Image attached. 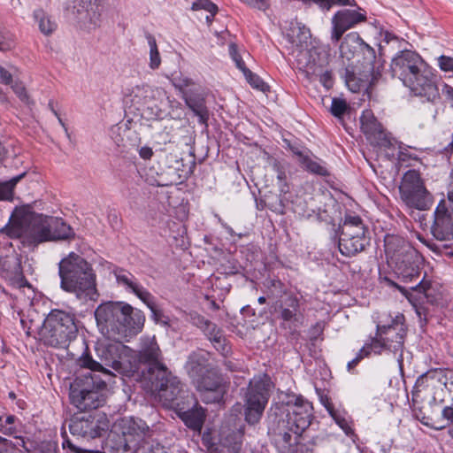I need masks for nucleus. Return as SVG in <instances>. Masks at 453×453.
Returning a JSON list of instances; mask_svg holds the SVG:
<instances>
[{"mask_svg": "<svg viewBox=\"0 0 453 453\" xmlns=\"http://www.w3.org/2000/svg\"><path fill=\"white\" fill-rule=\"evenodd\" d=\"M365 228L362 219L358 216H347L345 218L341 237L342 238H354L357 240L365 239Z\"/></svg>", "mask_w": 453, "mask_h": 453, "instance_id": "bb28decb", "label": "nucleus"}, {"mask_svg": "<svg viewBox=\"0 0 453 453\" xmlns=\"http://www.w3.org/2000/svg\"><path fill=\"white\" fill-rule=\"evenodd\" d=\"M229 54L232 58V59L234 61L236 67L240 69L242 73L244 70H247L248 68L245 66V64L238 53L237 47L234 43H231L229 45Z\"/></svg>", "mask_w": 453, "mask_h": 453, "instance_id": "a18cd8bd", "label": "nucleus"}, {"mask_svg": "<svg viewBox=\"0 0 453 453\" xmlns=\"http://www.w3.org/2000/svg\"><path fill=\"white\" fill-rule=\"evenodd\" d=\"M368 356V351L366 350L365 347H363L359 352L357 353V357L349 361L347 365V368L349 371L352 370L359 362L362 360L365 357Z\"/></svg>", "mask_w": 453, "mask_h": 453, "instance_id": "6e6d98bb", "label": "nucleus"}, {"mask_svg": "<svg viewBox=\"0 0 453 453\" xmlns=\"http://www.w3.org/2000/svg\"><path fill=\"white\" fill-rule=\"evenodd\" d=\"M186 370L193 380V382H196V380L203 377L204 374L208 373V371H214L207 359L203 355L192 353L187 361Z\"/></svg>", "mask_w": 453, "mask_h": 453, "instance_id": "a878e982", "label": "nucleus"}, {"mask_svg": "<svg viewBox=\"0 0 453 453\" xmlns=\"http://www.w3.org/2000/svg\"><path fill=\"white\" fill-rule=\"evenodd\" d=\"M273 386L267 374L255 376L250 380L244 395V418L249 425L254 426L260 421Z\"/></svg>", "mask_w": 453, "mask_h": 453, "instance_id": "9d476101", "label": "nucleus"}, {"mask_svg": "<svg viewBox=\"0 0 453 453\" xmlns=\"http://www.w3.org/2000/svg\"><path fill=\"white\" fill-rule=\"evenodd\" d=\"M197 404L198 402L194 394L187 389L177 397V399L174 401V403H173V405H171L169 408L173 409L180 417L182 415V411L185 412L192 407H196Z\"/></svg>", "mask_w": 453, "mask_h": 453, "instance_id": "2f4dec72", "label": "nucleus"}, {"mask_svg": "<svg viewBox=\"0 0 453 453\" xmlns=\"http://www.w3.org/2000/svg\"><path fill=\"white\" fill-rule=\"evenodd\" d=\"M431 231L439 243L429 245L430 249L440 255L452 257L453 246L450 243H443V242L453 240V219L444 201L438 204L434 211V221Z\"/></svg>", "mask_w": 453, "mask_h": 453, "instance_id": "ddd939ff", "label": "nucleus"}, {"mask_svg": "<svg viewBox=\"0 0 453 453\" xmlns=\"http://www.w3.org/2000/svg\"><path fill=\"white\" fill-rule=\"evenodd\" d=\"M306 4H315L321 9L328 11L333 5H345L349 4V0H301Z\"/></svg>", "mask_w": 453, "mask_h": 453, "instance_id": "37998d69", "label": "nucleus"}, {"mask_svg": "<svg viewBox=\"0 0 453 453\" xmlns=\"http://www.w3.org/2000/svg\"><path fill=\"white\" fill-rule=\"evenodd\" d=\"M50 217L32 212L27 208H15L8 223L0 233L10 238H19L24 244L37 245L50 241Z\"/></svg>", "mask_w": 453, "mask_h": 453, "instance_id": "39448f33", "label": "nucleus"}, {"mask_svg": "<svg viewBox=\"0 0 453 453\" xmlns=\"http://www.w3.org/2000/svg\"><path fill=\"white\" fill-rule=\"evenodd\" d=\"M442 418L447 421V423L453 420V408L446 406L443 408L441 411Z\"/></svg>", "mask_w": 453, "mask_h": 453, "instance_id": "e2e57ef3", "label": "nucleus"}, {"mask_svg": "<svg viewBox=\"0 0 453 453\" xmlns=\"http://www.w3.org/2000/svg\"><path fill=\"white\" fill-rule=\"evenodd\" d=\"M385 252L388 259L395 265L399 278L405 283H413L408 288L428 298L431 296V283L421 275L420 257L417 250L401 238L390 236L385 240Z\"/></svg>", "mask_w": 453, "mask_h": 453, "instance_id": "20e7f679", "label": "nucleus"}, {"mask_svg": "<svg viewBox=\"0 0 453 453\" xmlns=\"http://www.w3.org/2000/svg\"><path fill=\"white\" fill-rule=\"evenodd\" d=\"M0 82L11 84L12 82V74L4 68L0 66Z\"/></svg>", "mask_w": 453, "mask_h": 453, "instance_id": "052dcab7", "label": "nucleus"}, {"mask_svg": "<svg viewBox=\"0 0 453 453\" xmlns=\"http://www.w3.org/2000/svg\"><path fill=\"white\" fill-rule=\"evenodd\" d=\"M312 405L302 395L286 393L281 403L276 406L271 417L275 419H283L295 435H301L311 425L312 418Z\"/></svg>", "mask_w": 453, "mask_h": 453, "instance_id": "6e6552de", "label": "nucleus"}, {"mask_svg": "<svg viewBox=\"0 0 453 453\" xmlns=\"http://www.w3.org/2000/svg\"><path fill=\"white\" fill-rule=\"evenodd\" d=\"M60 288L86 303L98 297L96 276L92 265L81 256L71 252L58 264Z\"/></svg>", "mask_w": 453, "mask_h": 453, "instance_id": "7ed1b4c3", "label": "nucleus"}, {"mask_svg": "<svg viewBox=\"0 0 453 453\" xmlns=\"http://www.w3.org/2000/svg\"><path fill=\"white\" fill-rule=\"evenodd\" d=\"M97 326L103 334L113 341L121 342L140 333L145 316L138 309L124 302H107L95 311Z\"/></svg>", "mask_w": 453, "mask_h": 453, "instance_id": "f03ea898", "label": "nucleus"}, {"mask_svg": "<svg viewBox=\"0 0 453 453\" xmlns=\"http://www.w3.org/2000/svg\"><path fill=\"white\" fill-rule=\"evenodd\" d=\"M402 201L410 208L426 211L433 203V197L426 188L420 174L415 170H409L403 176L399 186Z\"/></svg>", "mask_w": 453, "mask_h": 453, "instance_id": "9b49d317", "label": "nucleus"}, {"mask_svg": "<svg viewBox=\"0 0 453 453\" xmlns=\"http://www.w3.org/2000/svg\"><path fill=\"white\" fill-rule=\"evenodd\" d=\"M411 158L416 159L417 157H413L411 154H410L407 148L403 147L402 145H399L398 152H397V159L400 162H405Z\"/></svg>", "mask_w": 453, "mask_h": 453, "instance_id": "13d9d810", "label": "nucleus"}, {"mask_svg": "<svg viewBox=\"0 0 453 453\" xmlns=\"http://www.w3.org/2000/svg\"><path fill=\"white\" fill-rule=\"evenodd\" d=\"M14 39L12 35L0 31V50L8 51L14 47Z\"/></svg>", "mask_w": 453, "mask_h": 453, "instance_id": "09e8293b", "label": "nucleus"}, {"mask_svg": "<svg viewBox=\"0 0 453 453\" xmlns=\"http://www.w3.org/2000/svg\"><path fill=\"white\" fill-rule=\"evenodd\" d=\"M326 65H323L318 68V71L315 73H308L304 72L306 75L310 78L312 76H318L319 78L320 83L327 89L331 88L333 87L334 81L332 77V73L328 70L324 71V67Z\"/></svg>", "mask_w": 453, "mask_h": 453, "instance_id": "ea45409f", "label": "nucleus"}, {"mask_svg": "<svg viewBox=\"0 0 453 453\" xmlns=\"http://www.w3.org/2000/svg\"><path fill=\"white\" fill-rule=\"evenodd\" d=\"M180 418L188 427L200 432L205 420V411L197 404L196 407H192L185 412L182 411Z\"/></svg>", "mask_w": 453, "mask_h": 453, "instance_id": "cd10ccee", "label": "nucleus"}, {"mask_svg": "<svg viewBox=\"0 0 453 453\" xmlns=\"http://www.w3.org/2000/svg\"><path fill=\"white\" fill-rule=\"evenodd\" d=\"M202 9L207 11L212 16L218 12L217 5L210 0H196L192 4V10L197 11Z\"/></svg>", "mask_w": 453, "mask_h": 453, "instance_id": "c03bdc74", "label": "nucleus"}, {"mask_svg": "<svg viewBox=\"0 0 453 453\" xmlns=\"http://www.w3.org/2000/svg\"><path fill=\"white\" fill-rule=\"evenodd\" d=\"M12 88L13 89L14 93L19 97L20 100L27 102L28 96L27 94L26 88L23 85V83L19 81H15L12 84Z\"/></svg>", "mask_w": 453, "mask_h": 453, "instance_id": "864d4df0", "label": "nucleus"}, {"mask_svg": "<svg viewBox=\"0 0 453 453\" xmlns=\"http://www.w3.org/2000/svg\"><path fill=\"white\" fill-rule=\"evenodd\" d=\"M149 426L141 418L133 417L122 420V434L124 436H129L134 440H141L150 436Z\"/></svg>", "mask_w": 453, "mask_h": 453, "instance_id": "393cba45", "label": "nucleus"}, {"mask_svg": "<svg viewBox=\"0 0 453 453\" xmlns=\"http://www.w3.org/2000/svg\"><path fill=\"white\" fill-rule=\"evenodd\" d=\"M208 336L211 342L218 343L219 345L225 342V338L220 329L217 327L215 324L211 321H208L205 327L202 329Z\"/></svg>", "mask_w": 453, "mask_h": 453, "instance_id": "a19ab883", "label": "nucleus"}, {"mask_svg": "<svg viewBox=\"0 0 453 453\" xmlns=\"http://www.w3.org/2000/svg\"><path fill=\"white\" fill-rule=\"evenodd\" d=\"M271 434L273 442L280 453H290L295 450L297 442V437L292 435V431L288 426L283 423V419H275L274 417H269Z\"/></svg>", "mask_w": 453, "mask_h": 453, "instance_id": "aec40b11", "label": "nucleus"}, {"mask_svg": "<svg viewBox=\"0 0 453 453\" xmlns=\"http://www.w3.org/2000/svg\"><path fill=\"white\" fill-rule=\"evenodd\" d=\"M290 44V54L303 72L315 73L323 65H327L329 51L325 46L313 45L309 28L300 24L292 25L287 33Z\"/></svg>", "mask_w": 453, "mask_h": 453, "instance_id": "423d86ee", "label": "nucleus"}, {"mask_svg": "<svg viewBox=\"0 0 453 453\" xmlns=\"http://www.w3.org/2000/svg\"><path fill=\"white\" fill-rule=\"evenodd\" d=\"M444 386L446 388L453 393V370H448L445 372L444 375Z\"/></svg>", "mask_w": 453, "mask_h": 453, "instance_id": "bf43d9fd", "label": "nucleus"}, {"mask_svg": "<svg viewBox=\"0 0 453 453\" xmlns=\"http://www.w3.org/2000/svg\"><path fill=\"white\" fill-rule=\"evenodd\" d=\"M194 384L201 400L205 403L223 402L228 390V382L216 369L208 371V373L196 379Z\"/></svg>", "mask_w": 453, "mask_h": 453, "instance_id": "2eb2a0df", "label": "nucleus"}, {"mask_svg": "<svg viewBox=\"0 0 453 453\" xmlns=\"http://www.w3.org/2000/svg\"><path fill=\"white\" fill-rule=\"evenodd\" d=\"M299 308V299L291 294L281 297L273 304L274 311L283 323L297 321Z\"/></svg>", "mask_w": 453, "mask_h": 453, "instance_id": "5701e85b", "label": "nucleus"}, {"mask_svg": "<svg viewBox=\"0 0 453 453\" xmlns=\"http://www.w3.org/2000/svg\"><path fill=\"white\" fill-rule=\"evenodd\" d=\"M76 453H100L99 451H94V450H88V449H76Z\"/></svg>", "mask_w": 453, "mask_h": 453, "instance_id": "774afa93", "label": "nucleus"}, {"mask_svg": "<svg viewBox=\"0 0 453 453\" xmlns=\"http://www.w3.org/2000/svg\"><path fill=\"white\" fill-rule=\"evenodd\" d=\"M360 123L363 133L371 142L388 149L394 147L391 139L385 133L382 125L377 120L371 110L363 111Z\"/></svg>", "mask_w": 453, "mask_h": 453, "instance_id": "412c9836", "label": "nucleus"}, {"mask_svg": "<svg viewBox=\"0 0 453 453\" xmlns=\"http://www.w3.org/2000/svg\"><path fill=\"white\" fill-rule=\"evenodd\" d=\"M296 154L299 157V161L301 165L307 171L320 176H327L329 174L326 166L323 165L319 160L313 159L309 156L303 155L301 152H297Z\"/></svg>", "mask_w": 453, "mask_h": 453, "instance_id": "72a5a7b5", "label": "nucleus"}, {"mask_svg": "<svg viewBox=\"0 0 453 453\" xmlns=\"http://www.w3.org/2000/svg\"><path fill=\"white\" fill-rule=\"evenodd\" d=\"M85 376L90 381L88 380L84 388L71 386L69 394L71 403L81 411L97 409L105 403L106 381L93 376L91 372Z\"/></svg>", "mask_w": 453, "mask_h": 453, "instance_id": "f8f14e48", "label": "nucleus"}, {"mask_svg": "<svg viewBox=\"0 0 453 453\" xmlns=\"http://www.w3.org/2000/svg\"><path fill=\"white\" fill-rule=\"evenodd\" d=\"M277 185L281 194H287L289 191V187L286 180H284L283 181L277 182Z\"/></svg>", "mask_w": 453, "mask_h": 453, "instance_id": "69168bd1", "label": "nucleus"}, {"mask_svg": "<svg viewBox=\"0 0 453 453\" xmlns=\"http://www.w3.org/2000/svg\"><path fill=\"white\" fill-rule=\"evenodd\" d=\"M448 205L446 206L448 210H450V211L453 213V168L450 171L449 173V182L448 187Z\"/></svg>", "mask_w": 453, "mask_h": 453, "instance_id": "5fc2aeb1", "label": "nucleus"}, {"mask_svg": "<svg viewBox=\"0 0 453 453\" xmlns=\"http://www.w3.org/2000/svg\"><path fill=\"white\" fill-rule=\"evenodd\" d=\"M34 18L35 21L38 23V27L40 31L45 35H49L52 34L56 28L57 24L53 21L43 10L38 9L34 12Z\"/></svg>", "mask_w": 453, "mask_h": 453, "instance_id": "f704fd0d", "label": "nucleus"}, {"mask_svg": "<svg viewBox=\"0 0 453 453\" xmlns=\"http://www.w3.org/2000/svg\"><path fill=\"white\" fill-rule=\"evenodd\" d=\"M331 417L334 422L342 429L347 436L354 435L351 422L347 418L345 411L338 410L336 412L332 413Z\"/></svg>", "mask_w": 453, "mask_h": 453, "instance_id": "58836bf2", "label": "nucleus"}, {"mask_svg": "<svg viewBox=\"0 0 453 453\" xmlns=\"http://www.w3.org/2000/svg\"><path fill=\"white\" fill-rule=\"evenodd\" d=\"M438 65L443 72L453 71V58L441 55L438 58Z\"/></svg>", "mask_w": 453, "mask_h": 453, "instance_id": "3c124183", "label": "nucleus"}, {"mask_svg": "<svg viewBox=\"0 0 453 453\" xmlns=\"http://www.w3.org/2000/svg\"><path fill=\"white\" fill-rule=\"evenodd\" d=\"M406 331L402 314L396 315L389 325L377 326V336L383 339L387 350L393 353L402 352Z\"/></svg>", "mask_w": 453, "mask_h": 453, "instance_id": "f3484780", "label": "nucleus"}, {"mask_svg": "<svg viewBox=\"0 0 453 453\" xmlns=\"http://www.w3.org/2000/svg\"><path fill=\"white\" fill-rule=\"evenodd\" d=\"M139 155L142 159H150L153 156V150L150 147L144 146L139 150Z\"/></svg>", "mask_w": 453, "mask_h": 453, "instance_id": "680f3d73", "label": "nucleus"}, {"mask_svg": "<svg viewBox=\"0 0 453 453\" xmlns=\"http://www.w3.org/2000/svg\"><path fill=\"white\" fill-rule=\"evenodd\" d=\"M323 404L330 416H332V413L336 412L338 411L334 409L333 403L328 399L324 400Z\"/></svg>", "mask_w": 453, "mask_h": 453, "instance_id": "338daca9", "label": "nucleus"}, {"mask_svg": "<svg viewBox=\"0 0 453 453\" xmlns=\"http://www.w3.org/2000/svg\"><path fill=\"white\" fill-rule=\"evenodd\" d=\"M133 102L134 104H145L157 98L163 94L161 88H153L149 85L136 86L132 90Z\"/></svg>", "mask_w": 453, "mask_h": 453, "instance_id": "c85d7f7f", "label": "nucleus"}, {"mask_svg": "<svg viewBox=\"0 0 453 453\" xmlns=\"http://www.w3.org/2000/svg\"><path fill=\"white\" fill-rule=\"evenodd\" d=\"M185 103L188 107L190 108L193 112L199 118V121L201 123H206L209 118V111L204 104L203 98L186 96Z\"/></svg>", "mask_w": 453, "mask_h": 453, "instance_id": "473e14b6", "label": "nucleus"}, {"mask_svg": "<svg viewBox=\"0 0 453 453\" xmlns=\"http://www.w3.org/2000/svg\"><path fill=\"white\" fill-rule=\"evenodd\" d=\"M172 82L173 85L180 90H183L186 88L194 84L193 81L190 78L184 76L182 74L173 76L172 79Z\"/></svg>", "mask_w": 453, "mask_h": 453, "instance_id": "49530a36", "label": "nucleus"}, {"mask_svg": "<svg viewBox=\"0 0 453 453\" xmlns=\"http://www.w3.org/2000/svg\"><path fill=\"white\" fill-rule=\"evenodd\" d=\"M188 320L197 327L203 329L205 327L206 324L208 323V319H206L204 317L201 316L200 314L196 312H190L188 314Z\"/></svg>", "mask_w": 453, "mask_h": 453, "instance_id": "603ef678", "label": "nucleus"}, {"mask_svg": "<svg viewBox=\"0 0 453 453\" xmlns=\"http://www.w3.org/2000/svg\"><path fill=\"white\" fill-rule=\"evenodd\" d=\"M15 418L13 415H9L5 418L4 423L3 424L5 434H13L16 432V429L12 426Z\"/></svg>", "mask_w": 453, "mask_h": 453, "instance_id": "4d7b16f0", "label": "nucleus"}, {"mask_svg": "<svg viewBox=\"0 0 453 453\" xmlns=\"http://www.w3.org/2000/svg\"><path fill=\"white\" fill-rule=\"evenodd\" d=\"M247 80V81L254 88L265 92L268 89V86L258 77L257 74L253 73L250 70H244L242 73Z\"/></svg>", "mask_w": 453, "mask_h": 453, "instance_id": "79ce46f5", "label": "nucleus"}, {"mask_svg": "<svg viewBox=\"0 0 453 453\" xmlns=\"http://www.w3.org/2000/svg\"><path fill=\"white\" fill-rule=\"evenodd\" d=\"M145 453H168L165 448L159 444L151 446Z\"/></svg>", "mask_w": 453, "mask_h": 453, "instance_id": "0e129e2a", "label": "nucleus"}, {"mask_svg": "<svg viewBox=\"0 0 453 453\" xmlns=\"http://www.w3.org/2000/svg\"><path fill=\"white\" fill-rule=\"evenodd\" d=\"M26 175V173H20L10 180L0 184V200H11L13 196V188L16 184Z\"/></svg>", "mask_w": 453, "mask_h": 453, "instance_id": "4c0bfd02", "label": "nucleus"}, {"mask_svg": "<svg viewBox=\"0 0 453 453\" xmlns=\"http://www.w3.org/2000/svg\"><path fill=\"white\" fill-rule=\"evenodd\" d=\"M151 383L150 390L157 392V397L162 403L169 408L184 389L183 384L173 373L166 370L159 369V373L149 380Z\"/></svg>", "mask_w": 453, "mask_h": 453, "instance_id": "4468645a", "label": "nucleus"}, {"mask_svg": "<svg viewBox=\"0 0 453 453\" xmlns=\"http://www.w3.org/2000/svg\"><path fill=\"white\" fill-rule=\"evenodd\" d=\"M50 241L69 239L74 235L72 227L61 219L50 217Z\"/></svg>", "mask_w": 453, "mask_h": 453, "instance_id": "c756f323", "label": "nucleus"}, {"mask_svg": "<svg viewBox=\"0 0 453 453\" xmlns=\"http://www.w3.org/2000/svg\"><path fill=\"white\" fill-rule=\"evenodd\" d=\"M73 313L52 310L45 318L40 336L43 342L55 348H65L77 336L78 326Z\"/></svg>", "mask_w": 453, "mask_h": 453, "instance_id": "0eeeda50", "label": "nucleus"}, {"mask_svg": "<svg viewBox=\"0 0 453 453\" xmlns=\"http://www.w3.org/2000/svg\"><path fill=\"white\" fill-rule=\"evenodd\" d=\"M367 242L366 240H357L354 238H342L339 240V250L346 257L355 256L362 251Z\"/></svg>", "mask_w": 453, "mask_h": 453, "instance_id": "7c9ffc66", "label": "nucleus"}, {"mask_svg": "<svg viewBox=\"0 0 453 453\" xmlns=\"http://www.w3.org/2000/svg\"><path fill=\"white\" fill-rule=\"evenodd\" d=\"M127 350V348L117 341L112 343L101 344L96 349L100 362L86 355L80 358L79 364L81 367L90 370V372H100L105 378H110L113 375L109 368L118 373L124 374L127 372V368L123 363V354Z\"/></svg>", "mask_w": 453, "mask_h": 453, "instance_id": "1a4fd4ad", "label": "nucleus"}, {"mask_svg": "<svg viewBox=\"0 0 453 453\" xmlns=\"http://www.w3.org/2000/svg\"><path fill=\"white\" fill-rule=\"evenodd\" d=\"M140 363L148 365V380L159 373V369L166 370L167 367L161 362V351L155 337H143L141 340V347L137 354Z\"/></svg>", "mask_w": 453, "mask_h": 453, "instance_id": "6ab92c4d", "label": "nucleus"}, {"mask_svg": "<svg viewBox=\"0 0 453 453\" xmlns=\"http://www.w3.org/2000/svg\"><path fill=\"white\" fill-rule=\"evenodd\" d=\"M390 69L411 92L428 102L440 98L435 76L422 58L414 51L402 50L392 59Z\"/></svg>", "mask_w": 453, "mask_h": 453, "instance_id": "f257e3e1", "label": "nucleus"}, {"mask_svg": "<svg viewBox=\"0 0 453 453\" xmlns=\"http://www.w3.org/2000/svg\"><path fill=\"white\" fill-rule=\"evenodd\" d=\"M368 354L370 351H373L375 354H380L384 349H387L386 345L384 344L383 339L378 337L373 339L371 344L365 346Z\"/></svg>", "mask_w": 453, "mask_h": 453, "instance_id": "8fccbe9b", "label": "nucleus"}, {"mask_svg": "<svg viewBox=\"0 0 453 453\" xmlns=\"http://www.w3.org/2000/svg\"><path fill=\"white\" fill-rule=\"evenodd\" d=\"M361 46L366 49L371 59L375 58L374 50L365 43L357 33H349L344 37L339 48L340 56L342 58L350 60L354 58L357 49Z\"/></svg>", "mask_w": 453, "mask_h": 453, "instance_id": "b1692460", "label": "nucleus"}, {"mask_svg": "<svg viewBox=\"0 0 453 453\" xmlns=\"http://www.w3.org/2000/svg\"><path fill=\"white\" fill-rule=\"evenodd\" d=\"M115 277L117 282L127 291L135 295L152 312L153 318L158 320L162 312L157 309L153 296L137 280V279L129 272L125 270H116Z\"/></svg>", "mask_w": 453, "mask_h": 453, "instance_id": "a211bd4d", "label": "nucleus"}, {"mask_svg": "<svg viewBox=\"0 0 453 453\" xmlns=\"http://www.w3.org/2000/svg\"><path fill=\"white\" fill-rule=\"evenodd\" d=\"M361 76L360 80L364 83V86H372L374 85L381 76V72L379 66L375 67L372 62H369L368 65L363 70Z\"/></svg>", "mask_w": 453, "mask_h": 453, "instance_id": "c9c22d12", "label": "nucleus"}, {"mask_svg": "<svg viewBox=\"0 0 453 453\" xmlns=\"http://www.w3.org/2000/svg\"><path fill=\"white\" fill-rule=\"evenodd\" d=\"M107 427L105 418L92 413L74 416L69 424V430L73 435L89 439L101 436L102 432Z\"/></svg>", "mask_w": 453, "mask_h": 453, "instance_id": "dca6fc26", "label": "nucleus"}, {"mask_svg": "<svg viewBox=\"0 0 453 453\" xmlns=\"http://www.w3.org/2000/svg\"><path fill=\"white\" fill-rule=\"evenodd\" d=\"M365 19V16L364 14L354 10H342L337 12L332 19V42H338L348 29Z\"/></svg>", "mask_w": 453, "mask_h": 453, "instance_id": "4be33fe9", "label": "nucleus"}, {"mask_svg": "<svg viewBox=\"0 0 453 453\" xmlns=\"http://www.w3.org/2000/svg\"><path fill=\"white\" fill-rule=\"evenodd\" d=\"M347 110V104L344 100L334 98L331 105V112L335 117H341Z\"/></svg>", "mask_w": 453, "mask_h": 453, "instance_id": "de8ad7c7", "label": "nucleus"}, {"mask_svg": "<svg viewBox=\"0 0 453 453\" xmlns=\"http://www.w3.org/2000/svg\"><path fill=\"white\" fill-rule=\"evenodd\" d=\"M146 40L150 47V67L151 69H157L161 64V58L156 39L152 35L147 34Z\"/></svg>", "mask_w": 453, "mask_h": 453, "instance_id": "e433bc0d", "label": "nucleus"}]
</instances>
